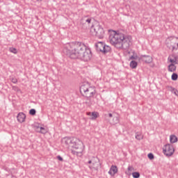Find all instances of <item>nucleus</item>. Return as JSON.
I'll use <instances>...</instances> for the list:
<instances>
[{
  "mask_svg": "<svg viewBox=\"0 0 178 178\" xmlns=\"http://www.w3.org/2000/svg\"><path fill=\"white\" fill-rule=\"evenodd\" d=\"M64 54H66L71 59H80L84 62L91 60L92 55L91 49L81 42H74L64 48Z\"/></svg>",
  "mask_w": 178,
  "mask_h": 178,
  "instance_id": "obj_1",
  "label": "nucleus"
},
{
  "mask_svg": "<svg viewBox=\"0 0 178 178\" xmlns=\"http://www.w3.org/2000/svg\"><path fill=\"white\" fill-rule=\"evenodd\" d=\"M108 40L111 45L118 49H128L131 43V36H126L124 34L115 31L110 32Z\"/></svg>",
  "mask_w": 178,
  "mask_h": 178,
  "instance_id": "obj_2",
  "label": "nucleus"
},
{
  "mask_svg": "<svg viewBox=\"0 0 178 178\" xmlns=\"http://www.w3.org/2000/svg\"><path fill=\"white\" fill-rule=\"evenodd\" d=\"M61 143L65 147V148L73 149L72 150V154H73V155L83 156V152H84V149L86 147L84 146L83 141L80 140V139L77 138L65 137L61 140Z\"/></svg>",
  "mask_w": 178,
  "mask_h": 178,
  "instance_id": "obj_3",
  "label": "nucleus"
},
{
  "mask_svg": "<svg viewBox=\"0 0 178 178\" xmlns=\"http://www.w3.org/2000/svg\"><path fill=\"white\" fill-rule=\"evenodd\" d=\"M80 92L83 97H86L88 102H86V105H90L91 101L90 98H92L95 94H97V90L95 87L91 86L90 83H83L80 87Z\"/></svg>",
  "mask_w": 178,
  "mask_h": 178,
  "instance_id": "obj_4",
  "label": "nucleus"
},
{
  "mask_svg": "<svg viewBox=\"0 0 178 178\" xmlns=\"http://www.w3.org/2000/svg\"><path fill=\"white\" fill-rule=\"evenodd\" d=\"M90 31L92 33L93 35H95V37L99 40H102L105 35V31H104V28H102V26L99 24L92 26Z\"/></svg>",
  "mask_w": 178,
  "mask_h": 178,
  "instance_id": "obj_5",
  "label": "nucleus"
},
{
  "mask_svg": "<svg viewBox=\"0 0 178 178\" xmlns=\"http://www.w3.org/2000/svg\"><path fill=\"white\" fill-rule=\"evenodd\" d=\"M96 50L97 52L102 54H108L111 51V47L106 45L104 42H99L95 44Z\"/></svg>",
  "mask_w": 178,
  "mask_h": 178,
  "instance_id": "obj_6",
  "label": "nucleus"
},
{
  "mask_svg": "<svg viewBox=\"0 0 178 178\" xmlns=\"http://www.w3.org/2000/svg\"><path fill=\"white\" fill-rule=\"evenodd\" d=\"M163 152L165 156H172L175 154V148L170 144H166L163 147Z\"/></svg>",
  "mask_w": 178,
  "mask_h": 178,
  "instance_id": "obj_7",
  "label": "nucleus"
},
{
  "mask_svg": "<svg viewBox=\"0 0 178 178\" xmlns=\"http://www.w3.org/2000/svg\"><path fill=\"white\" fill-rule=\"evenodd\" d=\"M99 159L97 157L93 156V161L92 163V165H89V168L92 170H98L99 169Z\"/></svg>",
  "mask_w": 178,
  "mask_h": 178,
  "instance_id": "obj_8",
  "label": "nucleus"
},
{
  "mask_svg": "<svg viewBox=\"0 0 178 178\" xmlns=\"http://www.w3.org/2000/svg\"><path fill=\"white\" fill-rule=\"evenodd\" d=\"M140 60L145 62V63H152L153 58L151 56H141Z\"/></svg>",
  "mask_w": 178,
  "mask_h": 178,
  "instance_id": "obj_9",
  "label": "nucleus"
},
{
  "mask_svg": "<svg viewBox=\"0 0 178 178\" xmlns=\"http://www.w3.org/2000/svg\"><path fill=\"white\" fill-rule=\"evenodd\" d=\"M17 120L19 123H23L26 121V114L24 113H19L17 116Z\"/></svg>",
  "mask_w": 178,
  "mask_h": 178,
  "instance_id": "obj_10",
  "label": "nucleus"
},
{
  "mask_svg": "<svg viewBox=\"0 0 178 178\" xmlns=\"http://www.w3.org/2000/svg\"><path fill=\"white\" fill-rule=\"evenodd\" d=\"M118 173V167L116 165H111L109 171L108 175H111V176H115Z\"/></svg>",
  "mask_w": 178,
  "mask_h": 178,
  "instance_id": "obj_11",
  "label": "nucleus"
},
{
  "mask_svg": "<svg viewBox=\"0 0 178 178\" xmlns=\"http://www.w3.org/2000/svg\"><path fill=\"white\" fill-rule=\"evenodd\" d=\"M172 56L173 58H170V57L168 58L170 63H174V65H178V56L175 55H172Z\"/></svg>",
  "mask_w": 178,
  "mask_h": 178,
  "instance_id": "obj_12",
  "label": "nucleus"
},
{
  "mask_svg": "<svg viewBox=\"0 0 178 178\" xmlns=\"http://www.w3.org/2000/svg\"><path fill=\"white\" fill-rule=\"evenodd\" d=\"M168 72H176L177 67L176 65H175L173 63H171V64L168 65Z\"/></svg>",
  "mask_w": 178,
  "mask_h": 178,
  "instance_id": "obj_13",
  "label": "nucleus"
},
{
  "mask_svg": "<svg viewBox=\"0 0 178 178\" xmlns=\"http://www.w3.org/2000/svg\"><path fill=\"white\" fill-rule=\"evenodd\" d=\"M167 88H168L169 91H170L172 94H175V95H176V97H178L177 89H176L172 86H167Z\"/></svg>",
  "mask_w": 178,
  "mask_h": 178,
  "instance_id": "obj_14",
  "label": "nucleus"
},
{
  "mask_svg": "<svg viewBox=\"0 0 178 178\" xmlns=\"http://www.w3.org/2000/svg\"><path fill=\"white\" fill-rule=\"evenodd\" d=\"M85 23H88V24H90V23H91V18H88L87 17L81 18V24H84Z\"/></svg>",
  "mask_w": 178,
  "mask_h": 178,
  "instance_id": "obj_15",
  "label": "nucleus"
},
{
  "mask_svg": "<svg viewBox=\"0 0 178 178\" xmlns=\"http://www.w3.org/2000/svg\"><path fill=\"white\" fill-rule=\"evenodd\" d=\"M37 129H38V133H40L41 134H47V133H48V131H47V129H45L44 127H37Z\"/></svg>",
  "mask_w": 178,
  "mask_h": 178,
  "instance_id": "obj_16",
  "label": "nucleus"
},
{
  "mask_svg": "<svg viewBox=\"0 0 178 178\" xmlns=\"http://www.w3.org/2000/svg\"><path fill=\"white\" fill-rule=\"evenodd\" d=\"M129 66L131 69H136L137 66H138V63L136 60H132L130 62Z\"/></svg>",
  "mask_w": 178,
  "mask_h": 178,
  "instance_id": "obj_17",
  "label": "nucleus"
},
{
  "mask_svg": "<svg viewBox=\"0 0 178 178\" xmlns=\"http://www.w3.org/2000/svg\"><path fill=\"white\" fill-rule=\"evenodd\" d=\"M135 138L136 140H138V141L143 140V138H144V136H143V134L140 133V132H136L135 134Z\"/></svg>",
  "mask_w": 178,
  "mask_h": 178,
  "instance_id": "obj_18",
  "label": "nucleus"
},
{
  "mask_svg": "<svg viewBox=\"0 0 178 178\" xmlns=\"http://www.w3.org/2000/svg\"><path fill=\"white\" fill-rule=\"evenodd\" d=\"M170 142L171 144H175V143H177V137L175 135H171L170 136Z\"/></svg>",
  "mask_w": 178,
  "mask_h": 178,
  "instance_id": "obj_19",
  "label": "nucleus"
},
{
  "mask_svg": "<svg viewBox=\"0 0 178 178\" xmlns=\"http://www.w3.org/2000/svg\"><path fill=\"white\" fill-rule=\"evenodd\" d=\"M9 51L12 54H17V49L16 48H15V47H10L9 48Z\"/></svg>",
  "mask_w": 178,
  "mask_h": 178,
  "instance_id": "obj_20",
  "label": "nucleus"
},
{
  "mask_svg": "<svg viewBox=\"0 0 178 178\" xmlns=\"http://www.w3.org/2000/svg\"><path fill=\"white\" fill-rule=\"evenodd\" d=\"M113 124H118L120 122L119 117H114L113 119Z\"/></svg>",
  "mask_w": 178,
  "mask_h": 178,
  "instance_id": "obj_21",
  "label": "nucleus"
},
{
  "mask_svg": "<svg viewBox=\"0 0 178 178\" xmlns=\"http://www.w3.org/2000/svg\"><path fill=\"white\" fill-rule=\"evenodd\" d=\"M177 78H178L177 74L173 73L172 74L171 79H172V80H173V81H176V80H177Z\"/></svg>",
  "mask_w": 178,
  "mask_h": 178,
  "instance_id": "obj_22",
  "label": "nucleus"
},
{
  "mask_svg": "<svg viewBox=\"0 0 178 178\" xmlns=\"http://www.w3.org/2000/svg\"><path fill=\"white\" fill-rule=\"evenodd\" d=\"M132 176L134 178H140V172H134L132 173Z\"/></svg>",
  "mask_w": 178,
  "mask_h": 178,
  "instance_id": "obj_23",
  "label": "nucleus"
},
{
  "mask_svg": "<svg viewBox=\"0 0 178 178\" xmlns=\"http://www.w3.org/2000/svg\"><path fill=\"white\" fill-rule=\"evenodd\" d=\"M92 120H94L98 118V113L92 112Z\"/></svg>",
  "mask_w": 178,
  "mask_h": 178,
  "instance_id": "obj_24",
  "label": "nucleus"
},
{
  "mask_svg": "<svg viewBox=\"0 0 178 178\" xmlns=\"http://www.w3.org/2000/svg\"><path fill=\"white\" fill-rule=\"evenodd\" d=\"M35 113H36V111H35V109H34V108H31L29 111V115H31L32 116H34V115H35Z\"/></svg>",
  "mask_w": 178,
  "mask_h": 178,
  "instance_id": "obj_25",
  "label": "nucleus"
},
{
  "mask_svg": "<svg viewBox=\"0 0 178 178\" xmlns=\"http://www.w3.org/2000/svg\"><path fill=\"white\" fill-rule=\"evenodd\" d=\"M134 170V168H133V166H128V172H129L128 173V175L130 176V175H131V171Z\"/></svg>",
  "mask_w": 178,
  "mask_h": 178,
  "instance_id": "obj_26",
  "label": "nucleus"
},
{
  "mask_svg": "<svg viewBox=\"0 0 178 178\" xmlns=\"http://www.w3.org/2000/svg\"><path fill=\"white\" fill-rule=\"evenodd\" d=\"M94 161V156L92 157L91 159H90L87 163H86V165H91Z\"/></svg>",
  "mask_w": 178,
  "mask_h": 178,
  "instance_id": "obj_27",
  "label": "nucleus"
},
{
  "mask_svg": "<svg viewBox=\"0 0 178 178\" xmlns=\"http://www.w3.org/2000/svg\"><path fill=\"white\" fill-rule=\"evenodd\" d=\"M147 156L149 159H154V154L152 153H149Z\"/></svg>",
  "mask_w": 178,
  "mask_h": 178,
  "instance_id": "obj_28",
  "label": "nucleus"
},
{
  "mask_svg": "<svg viewBox=\"0 0 178 178\" xmlns=\"http://www.w3.org/2000/svg\"><path fill=\"white\" fill-rule=\"evenodd\" d=\"M11 81H12V83H13L14 84H16V83H17V79H16V78H12Z\"/></svg>",
  "mask_w": 178,
  "mask_h": 178,
  "instance_id": "obj_29",
  "label": "nucleus"
},
{
  "mask_svg": "<svg viewBox=\"0 0 178 178\" xmlns=\"http://www.w3.org/2000/svg\"><path fill=\"white\" fill-rule=\"evenodd\" d=\"M57 159H58V161H60L61 162L63 161V158H62V156H57Z\"/></svg>",
  "mask_w": 178,
  "mask_h": 178,
  "instance_id": "obj_30",
  "label": "nucleus"
},
{
  "mask_svg": "<svg viewBox=\"0 0 178 178\" xmlns=\"http://www.w3.org/2000/svg\"><path fill=\"white\" fill-rule=\"evenodd\" d=\"M172 51H177V48L176 47V46H172Z\"/></svg>",
  "mask_w": 178,
  "mask_h": 178,
  "instance_id": "obj_31",
  "label": "nucleus"
},
{
  "mask_svg": "<svg viewBox=\"0 0 178 178\" xmlns=\"http://www.w3.org/2000/svg\"><path fill=\"white\" fill-rule=\"evenodd\" d=\"M129 59H130L131 60H133L136 59V58L134 57V56H131L129 58Z\"/></svg>",
  "mask_w": 178,
  "mask_h": 178,
  "instance_id": "obj_32",
  "label": "nucleus"
},
{
  "mask_svg": "<svg viewBox=\"0 0 178 178\" xmlns=\"http://www.w3.org/2000/svg\"><path fill=\"white\" fill-rule=\"evenodd\" d=\"M108 116H109L110 118H112L113 115H112V113H108Z\"/></svg>",
  "mask_w": 178,
  "mask_h": 178,
  "instance_id": "obj_33",
  "label": "nucleus"
},
{
  "mask_svg": "<svg viewBox=\"0 0 178 178\" xmlns=\"http://www.w3.org/2000/svg\"><path fill=\"white\" fill-rule=\"evenodd\" d=\"M37 1V2H38V1H42V0H36Z\"/></svg>",
  "mask_w": 178,
  "mask_h": 178,
  "instance_id": "obj_34",
  "label": "nucleus"
}]
</instances>
